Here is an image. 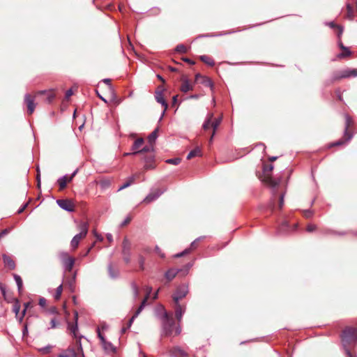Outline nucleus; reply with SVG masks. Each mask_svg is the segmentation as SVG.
<instances>
[{
	"mask_svg": "<svg viewBox=\"0 0 357 357\" xmlns=\"http://www.w3.org/2000/svg\"><path fill=\"white\" fill-rule=\"evenodd\" d=\"M341 340L347 357H353L349 347L357 342V328L347 327L341 335Z\"/></svg>",
	"mask_w": 357,
	"mask_h": 357,
	"instance_id": "nucleus-1",
	"label": "nucleus"
},
{
	"mask_svg": "<svg viewBox=\"0 0 357 357\" xmlns=\"http://www.w3.org/2000/svg\"><path fill=\"white\" fill-rule=\"evenodd\" d=\"M162 320V335L170 336L174 332V321L169 314L165 311L161 317Z\"/></svg>",
	"mask_w": 357,
	"mask_h": 357,
	"instance_id": "nucleus-2",
	"label": "nucleus"
},
{
	"mask_svg": "<svg viewBox=\"0 0 357 357\" xmlns=\"http://www.w3.org/2000/svg\"><path fill=\"white\" fill-rule=\"evenodd\" d=\"M79 228L80 230V232L77 234H76L70 242V245L73 248V249H75L78 247L79 243L80 241L83 238H84L88 233V228L89 225L87 222H82L79 225Z\"/></svg>",
	"mask_w": 357,
	"mask_h": 357,
	"instance_id": "nucleus-3",
	"label": "nucleus"
},
{
	"mask_svg": "<svg viewBox=\"0 0 357 357\" xmlns=\"http://www.w3.org/2000/svg\"><path fill=\"white\" fill-rule=\"evenodd\" d=\"M357 76V69L346 68L341 70L335 71L332 76L331 80L335 82L344 78Z\"/></svg>",
	"mask_w": 357,
	"mask_h": 357,
	"instance_id": "nucleus-4",
	"label": "nucleus"
},
{
	"mask_svg": "<svg viewBox=\"0 0 357 357\" xmlns=\"http://www.w3.org/2000/svg\"><path fill=\"white\" fill-rule=\"evenodd\" d=\"M59 257L61 259L65 270L71 271L75 264V259L70 257L68 253L66 252H60L59 254Z\"/></svg>",
	"mask_w": 357,
	"mask_h": 357,
	"instance_id": "nucleus-5",
	"label": "nucleus"
},
{
	"mask_svg": "<svg viewBox=\"0 0 357 357\" xmlns=\"http://www.w3.org/2000/svg\"><path fill=\"white\" fill-rule=\"evenodd\" d=\"M188 293V287L185 284H181L176 289L172 298L174 303H179L180 300L186 296Z\"/></svg>",
	"mask_w": 357,
	"mask_h": 357,
	"instance_id": "nucleus-6",
	"label": "nucleus"
},
{
	"mask_svg": "<svg viewBox=\"0 0 357 357\" xmlns=\"http://www.w3.org/2000/svg\"><path fill=\"white\" fill-rule=\"evenodd\" d=\"M36 96V93L33 96H31L29 93H26L24 95V102L26 105L29 114H32L35 110L36 106L35 99Z\"/></svg>",
	"mask_w": 357,
	"mask_h": 357,
	"instance_id": "nucleus-7",
	"label": "nucleus"
},
{
	"mask_svg": "<svg viewBox=\"0 0 357 357\" xmlns=\"http://www.w3.org/2000/svg\"><path fill=\"white\" fill-rule=\"evenodd\" d=\"M170 357H188V353L178 346H175L168 350Z\"/></svg>",
	"mask_w": 357,
	"mask_h": 357,
	"instance_id": "nucleus-8",
	"label": "nucleus"
},
{
	"mask_svg": "<svg viewBox=\"0 0 357 357\" xmlns=\"http://www.w3.org/2000/svg\"><path fill=\"white\" fill-rule=\"evenodd\" d=\"M165 190H162L160 189H155L152 190L143 200V202L146 204H149L153 201L157 199Z\"/></svg>",
	"mask_w": 357,
	"mask_h": 357,
	"instance_id": "nucleus-9",
	"label": "nucleus"
},
{
	"mask_svg": "<svg viewBox=\"0 0 357 357\" xmlns=\"http://www.w3.org/2000/svg\"><path fill=\"white\" fill-rule=\"evenodd\" d=\"M77 172L78 170L76 169L70 176L65 175L58 179L57 182L60 190H63L66 187L67 182L71 181L73 177L77 174Z\"/></svg>",
	"mask_w": 357,
	"mask_h": 357,
	"instance_id": "nucleus-10",
	"label": "nucleus"
},
{
	"mask_svg": "<svg viewBox=\"0 0 357 357\" xmlns=\"http://www.w3.org/2000/svg\"><path fill=\"white\" fill-rule=\"evenodd\" d=\"M353 124V120L350 116L345 114V128L344 131V137H346V142H349L353 137L352 133L349 132V128Z\"/></svg>",
	"mask_w": 357,
	"mask_h": 357,
	"instance_id": "nucleus-11",
	"label": "nucleus"
},
{
	"mask_svg": "<svg viewBox=\"0 0 357 357\" xmlns=\"http://www.w3.org/2000/svg\"><path fill=\"white\" fill-rule=\"evenodd\" d=\"M56 203L59 206V207H61L62 209L66 211L72 212L74 211V205L70 200L58 199L56 201Z\"/></svg>",
	"mask_w": 357,
	"mask_h": 357,
	"instance_id": "nucleus-12",
	"label": "nucleus"
},
{
	"mask_svg": "<svg viewBox=\"0 0 357 357\" xmlns=\"http://www.w3.org/2000/svg\"><path fill=\"white\" fill-rule=\"evenodd\" d=\"M155 98L156 101L160 103L164 107L162 115L160 116V119H161L163 117L166 110L167 109L168 105L164 98L163 93L162 91H156L155 95Z\"/></svg>",
	"mask_w": 357,
	"mask_h": 357,
	"instance_id": "nucleus-13",
	"label": "nucleus"
},
{
	"mask_svg": "<svg viewBox=\"0 0 357 357\" xmlns=\"http://www.w3.org/2000/svg\"><path fill=\"white\" fill-rule=\"evenodd\" d=\"M195 81L210 88H212L213 86V82L211 80V79H209L208 77L201 75L200 74L196 75Z\"/></svg>",
	"mask_w": 357,
	"mask_h": 357,
	"instance_id": "nucleus-14",
	"label": "nucleus"
},
{
	"mask_svg": "<svg viewBox=\"0 0 357 357\" xmlns=\"http://www.w3.org/2000/svg\"><path fill=\"white\" fill-rule=\"evenodd\" d=\"M146 302H147V298H144V299L142 300L140 305L139 306L138 309L137 310V311L135 312V313L133 314V316L130 318V319L128 321V328H130L132 324V322L134 321V320L138 317V315L141 313V312L142 311V310L144 308L146 304Z\"/></svg>",
	"mask_w": 357,
	"mask_h": 357,
	"instance_id": "nucleus-15",
	"label": "nucleus"
},
{
	"mask_svg": "<svg viewBox=\"0 0 357 357\" xmlns=\"http://www.w3.org/2000/svg\"><path fill=\"white\" fill-rule=\"evenodd\" d=\"M175 304V317L178 322H181L182 320V317L183 314L185 312V306L181 305L180 303H174Z\"/></svg>",
	"mask_w": 357,
	"mask_h": 357,
	"instance_id": "nucleus-16",
	"label": "nucleus"
},
{
	"mask_svg": "<svg viewBox=\"0 0 357 357\" xmlns=\"http://www.w3.org/2000/svg\"><path fill=\"white\" fill-rule=\"evenodd\" d=\"M297 226H298L297 224H294V228L291 229L290 228L288 221L284 220L282 222V223L281 224V225L280 226L279 232L281 234L289 232L290 231L295 230L296 229Z\"/></svg>",
	"mask_w": 357,
	"mask_h": 357,
	"instance_id": "nucleus-17",
	"label": "nucleus"
},
{
	"mask_svg": "<svg viewBox=\"0 0 357 357\" xmlns=\"http://www.w3.org/2000/svg\"><path fill=\"white\" fill-rule=\"evenodd\" d=\"M221 121H222V117L215 119L213 121L212 120L211 128H213V133L209 139V144H211L213 142V137H214L215 132H216L219 125L220 124Z\"/></svg>",
	"mask_w": 357,
	"mask_h": 357,
	"instance_id": "nucleus-18",
	"label": "nucleus"
},
{
	"mask_svg": "<svg viewBox=\"0 0 357 357\" xmlns=\"http://www.w3.org/2000/svg\"><path fill=\"white\" fill-rule=\"evenodd\" d=\"M338 46L342 50H347V54L340 53L337 55L338 59H343L347 56H349L351 54V52L347 47H345L341 41V38H338Z\"/></svg>",
	"mask_w": 357,
	"mask_h": 357,
	"instance_id": "nucleus-19",
	"label": "nucleus"
},
{
	"mask_svg": "<svg viewBox=\"0 0 357 357\" xmlns=\"http://www.w3.org/2000/svg\"><path fill=\"white\" fill-rule=\"evenodd\" d=\"M102 345L104 350L107 354H114L116 351V348L110 342L105 340V342L102 343Z\"/></svg>",
	"mask_w": 357,
	"mask_h": 357,
	"instance_id": "nucleus-20",
	"label": "nucleus"
},
{
	"mask_svg": "<svg viewBox=\"0 0 357 357\" xmlns=\"http://www.w3.org/2000/svg\"><path fill=\"white\" fill-rule=\"evenodd\" d=\"M36 95H46V101L48 103H50L54 98H55V95L52 90L49 91H39L36 93Z\"/></svg>",
	"mask_w": 357,
	"mask_h": 357,
	"instance_id": "nucleus-21",
	"label": "nucleus"
},
{
	"mask_svg": "<svg viewBox=\"0 0 357 357\" xmlns=\"http://www.w3.org/2000/svg\"><path fill=\"white\" fill-rule=\"evenodd\" d=\"M144 144L143 138L137 139L132 146V150L133 151L132 154H137L139 153V149Z\"/></svg>",
	"mask_w": 357,
	"mask_h": 357,
	"instance_id": "nucleus-22",
	"label": "nucleus"
},
{
	"mask_svg": "<svg viewBox=\"0 0 357 357\" xmlns=\"http://www.w3.org/2000/svg\"><path fill=\"white\" fill-rule=\"evenodd\" d=\"M327 25L329 27H331V29H337V38H341V36L343 33V31H344V27L342 26L336 24L334 22H328Z\"/></svg>",
	"mask_w": 357,
	"mask_h": 357,
	"instance_id": "nucleus-23",
	"label": "nucleus"
},
{
	"mask_svg": "<svg viewBox=\"0 0 357 357\" xmlns=\"http://www.w3.org/2000/svg\"><path fill=\"white\" fill-rule=\"evenodd\" d=\"M3 260L5 265L8 266L10 270L15 269V263L10 257L6 255H3Z\"/></svg>",
	"mask_w": 357,
	"mask_h": 357,
	"instance_id": "nucleus-24",
	"label": "nucleus"
},
{
	"mask_svg": "<svg viewBox=\"0 0 357 357\" xmlns=\"http://www.w3.org/2000/svg\"><path fill=\"white\" fill-rule=\"evenodd\" d=\"M280 178H273L272 177H267V183L273 188V190L275 191L280 183Z\"/></svg>",
	"mask_w": 357,
	"mask_h": 357,
	"instance_id": "nucleus-25",
	"label": "nucleus"
},
{
	"mask_svg": "<svg viewBox=\"0 0 357 357\" xmlns=\"http://www.w3.org/2000/svg\"><path fill=\"white\" fill-rule=\"evenodd\" d=\"M213 119V113H208L206 117V119L203 123V129L204 130H208L209 128H211V123H212V120Z\"/></svg>",
	"mask_w": 357,
	"mask_h": 357,
	"instance_id": "nucleus-26",
	"label": "nucleus"
},
{
	"mask_svg": "<svg viewBox=\"0 0 357 357\" xmlns=\"http://www.w3.org/2000/svg\"><path fill=\"white\" fill-rule=\"evenodd\" d=\"M129 241L128 239L125 238L123 242V253L126 255V253L129 255ZM124 260L128 263L130 261V259L128 256L124 257Z\"/></svg>",
	"mask_w": 357,
	"mask_h": 357,
	"instance_id": "nucleus-27",
	"label": "nucleus"
},
{
	"mask_svg": "<svg viewBox=\"0 0 357 357\" xmlns=\"http://www.w3.org/2000/svg\"><path fill=\"white\" fill-rule=\"evenodd\" d=\"M178 271L179 270L170 268L165 273V277L168 281H171L176 277Z\"/></svg>",
	"mask_w": 357,
	"mask_h": 357,
	"instance_id": "nucleus-28",
	"label": "nucleus"
},
{
	"mask_svg": "<svg viewBox=\"0 0 357 357\" xmlns=\"http://www.w3.org/2000/svg\"><path fill=\"white\" fill-rule=\"evenodd\" d=\"M347 13L346 17L349 20H353L354 18V11L352 6L350 3H347L346 6Z\"/></svg>",
	"mask_w": 357,
	"mask_h": 357,
	"instance_id": "nucleus-29",
	"label": "nucleus"
},
{
	"mask_svg": "<svg viewBox=\"0 0 357 357\" xmlns=\"http://www.w3.org/2000/svg\"><path fill=\"white\" fill-rule=\"evenodd\" d=\"M181 90L183 92L186 93L189 91L192 90V86L190 84V82L188 79H184V80H183V82H182V84L181 86Z\"/></svg>",
	"mask_w": 357,
	"mask_h": 357,
	"instance_id": "nucleus-30",
	"label": "nucleus"
},
{
	"mask_svg": "<svg viewBox=\"0 0 357 357\" xmlns=\"http://www.w3.org/2000/svg\"><path fill=\"white\" fill-rule=\"evenodd\" d=\"M202 155V151L199 147H196L195 149L190 151L187 155V159L190 160L195 156H200Z\"/></svg>",
	"mask_w": 357,
	"mask_h": 357,
	"instance_id": "nucleus-31",
	"label": "nucleus"
},
{
	"mask_svg": "<svg viewBox=\"0 0 357 357\" xmlns=\"http://www.w3.org/2000/svg\"><path fill=\"white\" fill-rule=\"evenodd\" d=\"M200 59L204 63H206L210 66H213L215 65V62L212 58L207 55H202L200 56Z\"/></svg>",
	"mask_w": 357,
	"mask_h": 357,
	"instance_id": "nucleus-32",
	"label": "nucleus"
},
{
	"mask_svg": "<svg viewBox=\"0 0 357 357\" xmlns=\"http://www.w3.org/2000/svg\"><path fill=\"white\" fill-rule=\"evenodd\" d=\"M153 157L151 156L149 158H147L145 159V165L144 168L145 169H151L154 168V165L153 164Z\"/></svg>",
	"mask_w": 357,
	"mask_h": 357,
	"instance_id": "nucleus-33",
	"label": "nucleus"
},
{
	"mask_svg": "<svg viewBox=\"0 0 357 357\" xmlns=\"http://www.w3.org/2000/svg\"><path fill=\"white\" fill-rule=\"evenodd\" d=\"M134 181H135V176H132L128 178V181L126 183H124L121 186H120L118 190L120 191V190H122L123 189H125V188L129 187L134 183Z\"/></svg>",
	"mask_w": 357,
	"mask_h": 357,
	"instance_id": "nucleus-34",
	"label": "nucleus"
},
{
	"mask_svg": "<svg viewBox=\"0 0 357 357\" xmlns=\"http://www.w3.org/2000/svg\"><path fill=\"white\" fill-rule=\"evenodd\" d=\"M158 129L156 128L155 130H153L149 136L148 139L149 142L150 144H153L155 141V139L158 137Z\"/></svg>",
	"mask_w": 357,
	"mask_h": 357,
	"instance_id": "nucleus-35",
	"label": "nucleus"
},
{
	"mask_svg": "<svg viewBox=\"0 0 357 357\" xmlns=\"http://www.w3.org/2000/svg\"><path fill=\"white\" fill-rule=\"evenodd\" d=\"M108 272L109 275L112 278H116L119 275V271L112 268V264H109L108 266Z\"/></svg>",
	"mask_w": 357,
	"mask_h": 357,
	"instance_id": "nucleus-36",
	"label": "nucleus"
},
{
	"mask_svg": "<svg viewBox=\"0 0 357 357\" xmlns=\"http://www.w3.org/2000/svg\"><path fill=\"white\" fill-rule=\"evenodd\" d=\"M131 288L132 290L134 298H135V299H136L139 296V290L138 286L137 285V284L135 282H132Z\"/></svg>",
	"mask_w": 357,
	"mask_h": 357,
	"instance_id": "nucleus-37",
	"label": "nucleus"
},
{
	"mask_svg": "<svg viewBox=\"0 0 357 357\" xmlns=\"http://www.w3.org/2000/svg\"><path fill=\"white\" fill-rule=\"evenodd\" d=\"M13 277H14L15 281L17 285L18 290H19V291H20L22 288V280L21 277L17 274H14Z\"/></svg>",
	"mask_w": 357,
	"mask_h": 357,
	"instance_id": "nucleus-38",
	"label": "nucleus"
},
{
	"mask_svg": "<svg viewBox=\"0 0 357 357\" xmlns=\"http://www.w3.org/2000/svg\"><path fill=\"white\" fill-rule=\"evenodd\" d=\"M13 310L15 312L16 317L20 319V317H21V314H20V305L18 302L14 304Z\"/></svg>",
	"mask_w": 357,
	"mask_h": 357,
	"instance_id": "nucleus-39",
	"label": "nucleus"
},
{
	"mask_svg": "<svg viewBox=\"0 0 357 357\" xmlns=\"http://www.w3.org/2000/svg\"><path fill=\"white\" fill-rule=\"evenodd\" d=\"M68 329L70 331V332L73 334V335L75 337H76V333L78 330V326H77V324H68Z\"/></svg>",
	"mask_w": 357,
	"mask_h": 357,
	"instance_id": "nucleus-40",
	"label": "nucleus"
},
{
	"mask_svg": "<svg viewBox=\"0 0 357 357\" xmlns=\"http://www.w3.org/2000/svg\"><path fill=\"white\" fill-rule=\"evenodd\" d=\"M63 291V285L60 284L56 289V293L54 295V298L56 300H59L61 298V294Z\"/></svg>",
	"mask_w": 357,
	"mask_h": 357,
	"instance_id": "nucleus-41",
	"label": "nucleus"
},
{
	"mask_svg": "<svg viewBox=\"0 0 357 357\" xmlns=\"http://www.w3.org/2000/svg\"><path fill=\"white\" fill-rule=\"evenodd\" d=\"M52 348V346L47 345L46 347L39 349V351L40 353H42L43 354H47L50 353Z\"/></svg>",
	"mask_w": 357,
	"mask_h": 357,
	"instance_id": "nucleus-42",
	"label": "nucleus"
},
{
	"mask_svg": "<svg viewBox=\"0 0 357 357\" xmlns=\"http://www.w3.org/2000/svg\"><path fill=\"white\" fill-rule=\"evenodd\" d=\"M75 275H74L73 279L68 282L69 288L72 292H74L75 290Z\"/></svg>",
	"mask_w": 357,
	"mask_h": 357,
	"instance_id": "nucleus-43",
	"label": "nucleus"
},
{
	"mask_svg": "<svg viewBox=\"0 0 357 357\" xmlns=\"http://www.w3.org/2000/svg\"><path fill=\"white\" fill-rule=\"evenodd\" d=\"M166 162L169 163V164H172V165H178L181 162V159L178 158H171V159L167 160Z\"/></svg>",
	"mask_w": 357,
	"mask_h": 357,
	"instance_id": "nucleus-44",
	"label": "nucleus"
},
{
	"mask_svg": "<svg viewBox=\"0 0 357 357\" xmlns=\"http://www.w3.org/2000/svg\"><path fill=\"white\" fill-rule=\"evenodd\" d=\"M153 151V144H151L150 146H146L143 147L142 149L139 150V153H145L149 151Z\"/></svg>",
	"mask_w": 357,
	"mask_h": 357,
	"instance_id": "nucleus-45",
	"label": "nucleus"
},
{
	"mask_svg": "<svg viewBox=\"0 0 357 357\" xmlns=\"http://www.w3.org/2000/svg\"><path fill=\"white\" fill-rule=\"evenodd\" d=\"M30 305V303H25L24 304V308L22 311V312L21 313V317H20V322H22V319L25 315V313H26V311L27 310V308L29 307V306Z\"/></svg>",
	"mask_w": 357,
	"mask_h": 357,
	"instance_id": "nucleus-46",
	"label": "nucleus"
},
{
	"mask_svg": "<svg viewBox=\"0 0 357 357\" xmlns=\"http://www.w3.org/2000/svg\"><path fill=\"white\" fill-rule=\"evenodd\" d=\"M176 50L180 53H185L187 52V48L183 45H178L176 46Z\"/></svg>",
	"mask_w": 357,
	"mask_h": 357,
	"instance_id": "nucleus-47",
	"label": "nucleus"
},
{
	"mask_svg": "<svg viewBox=\"0 0 357 357\" xmlns=\"http://www.w3.org/2000/svg\"><path fill=\"white\" fill-rule=\"evenodd\" d=\"M284 193H281L279 197V208H282L284 205Z\"/></svg>",
	"mask_w": 357,
	"mask_h": 357,
	"instance_id": "nucleus-48",
	"label": "nucleus"
},
{
	"mask_svg": "<svg viewBox=\"0 0 357 357\" xmlns=\"http://www.w3.org/2000/svg\"><path fill=\"white\" fill-rule=\"evenodd\" d=\"M202 238H203V237H199V238H196L193 242H192V243L190 245V250L195 248L197 246V242H199Z\"/></svg>",
	"mask_w": 357,
	"mask_h": 357,
	"instance_id": "nucleus-49",
	"label": "nucleus"
},
{
	"mask_svg": "<svg viewBox=\"0 0 357 357\" xmlns=\"http://www.w3.org/2000/svg\"><path fill=\"white\" fill-rule=\"evenodd\" d=\"M189 252H190V249H185L184 251L175 255L174 257L176 258L181 257L184 256L185 254H188Z\"/></svg>",
	"mask_w": 357,
	"mask_h": 357,
	"instance_id": "nucleus-50",
	"label": "nucleus"
},
{
	"mask_svg": "<svg viewBox=\"0 0 357 357\" xmlns=\"http://www.w3.org/2000/svg\"><path fill=\"white\" fill-rule=\"evenodd\" d=\"M97 332H98V337H99V339L100 340V342H101V344L104 342H105V338L104 337V336L101 334L100 331V329L99 328H98L97 330Z\"/></svg>",
	"mask_w": 357,
	"mask_h": 357,
	"instance_id": "nucleus-51",
	"label": "nucleus"
},
{
	"mask_svg": "<svg viewBox=\"0 0 357 357\" xmlns=\"http://www.w3.org/2000/svg\"><path fill=\"white\" fill-rule=\"evenodd\" d=\"M100 185L102 188H107L109 185V181L106 180L101 181Z\"/></svg>",
	"mask_w": 357,
	"mask_h": 357,
	"instance_id": "nucleus-52",
	"label": "nucleus"
},
{
	"mask_svg": "<svg viewBox=\"0 0 357 357\" xmlns=\"http://www.w3.org/2000/svg\"><path fill=\"white\" fill-rule=\"evenodd\" d=\"M155 251L161 258L165 257V254L162 252L161 250L158 246L155 247Z\"/></svg>",
	"mask_w": 357,
	"mask_h": 357,
	"instance_id": "nucleus-53",
	"label": "nucleus"
},
{
	"mask_svg": "<svg viewBox=\"0 0 357 357\" xmlns=\"http://www.w3.org/2000/svg\"><path fill=\"white\" fill-rule=\"evenodd\" d=\"M102 82L108 86L109 89H112L110 79H108V78L104 79L102 80Z\"/></svg>",
	"mask_w": 357,
	"mask_h": 357,
	"instance_id": "nucleus-54",
	"label": "nucleus"
},
{
	"mask_svg": "<svg viewBox=\"0 0 357 357\" xmlns=\"http://www.w3.org/2000/svg\"><path fill=\"white\" fill-rule=\"evenodd\" d=\"M146 295L144 298H147V300H148L149 298L150 294L151 293L152 287L148 286L146 287Z\"/></svg>",
	"mask_w": 357,
	"mask_h": 357,
	"instance_id": "nucleus-55",
	"label": "nucleus"
},
{
	"mask_svg": "<svg viewBox=\"0 0 357 357\" xmlns=\"http://www.w3.org/2000/svg\"><path fill=\"white\" fill-rule=\"evenodd\" d=\"M73 95V91L72 89H68L66 92V98L68 99L71 96Z\"/></svg>",
	"mask_w": 357,
	"mask_h": 357,
	"instance_id": "nucleus-56",
	"label": "nucleus"
},
{
	"mask_svg": "<svg viewBox=\"0 0 357 357\" xmlns=\"http://www.w3.org/2000/svg\"><path fill=\"white\" fill-rule=\"evenodd\" d=\"M181 333V327L180 326V324H178L176 328H175V334L176 335H179L180 333Z\"/></svg>",
	"mask_w": 357,
	"mask_h": 357,
	"instance_id": "nucleus-57",
	"label": "nucleus"
},
{
	"mask_svg": "<svg viewBox=\"0 0 357 357\" xmlns=\"http://www.w3.org/2000/svg\"><path fill=\"white\" fill-rule=\"evenodd\" d=\"M39 305L42 307L45 306L46 305V300L44 298H41L39 300Z\"/></svg>",
	"mask_w": 357,
	"mask_h": 357,
	"instance_id": "nucleus-58",
	"label": "nucleus"
},
{
	"mask_svg": "<svg viewBox=\"0 0 357 357\" xmlns=\"http://www.w3.org/2000/svg\"><path fill=\"white\" fill-rule=\"evenodd\" d=\"M37 181H38V186L40 187V175L38 168L37 169Z\"/></svg>",
	"mask_w": 357,
	"mask_h": 357,
	"instance_id": "nucleus-59",
	"label": "nucleus"
},
{
	"mask_svg": "<svg viewBox=\"0 0 357 357\" xmlns=\"http://www.w3.org/2000/svg\"><path fill=\"white\" fill-rule=\"evenodd\" d=\"M50 325L52 328H54L56 326V321L55 319H52L50 321Z\"/></svg>",
	"mask_w": 357,
	"mask_h": 357,
	"instance_id": "nucleus-60",
	"label": "nucleus"
},
{
	"mask_svg": "<svg viewBox=\"0 0 357 357\" xmlns=\"http://www.w3.org/2000/svg\"><path fill=\"white\" fill-rule=\"evenodd\" d=\"M344 141L342 140V139H340V140H338L336 142L333 143L332 144V146H339V145H342V144H344Z\"/></svg>",
	"mask_w": 357,
	"mask_h": 357,
	"instance_id": "nucleus-61",
	"label": "nucleus"
},
{
	"mask_svg": "<svg viewBox=\"0 0 357 357\" xmlns=\"http://www.w3.org/2000/svg\"><path fill=\"white\" fill-rule=\"evenodd\" d=\"M8 229H3L1 233H0V238L4 236L5 235H6L8 233Z\"/></svg>",
	"mask_w": 357,
	"mask_h": 357,
	"instance_id": "nucleus-62",
	"label": "nucleus"
},
{
	"mask_svg": "<svg viewBox=\"0 0 357 357\" xmlns=\"http://www.w3.org/2000/svg\"><path fill=\"white\" fill-rule=\"evenodd\" d=\"M304 215L306 217V218H309L312 215V212L310 211H305L304 212Z\"/></svg>",
	"mask_w": 357,
	"mask_h": 357,
	"instance_id": "nucleus-63",
	"label": "nucleus"
},
{
	"mask_svg": "<svg viewBox=\"0 0 357 357\" xmlns=\"http://www.w3.org/2000/svg\"><path fill=\"white\" fill-rule=\"evenodd\" d=\"M27 206V204H25L24 205H23L17 211L18 213H21L24 211V210L26 208V207Z\"/></svg>",
	"mask_w": 357,
	"mask_h": 357,
	"instance_id": "nucleus-64",
	"label": "nucleus"
}]
</instances>
